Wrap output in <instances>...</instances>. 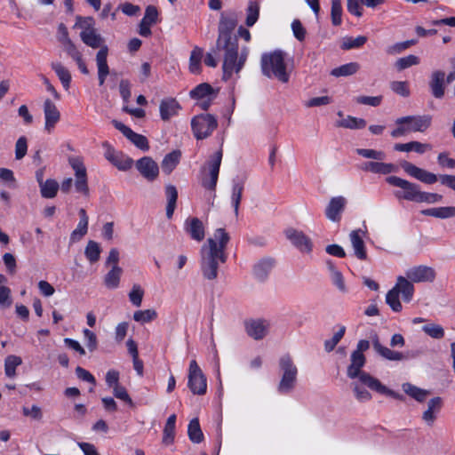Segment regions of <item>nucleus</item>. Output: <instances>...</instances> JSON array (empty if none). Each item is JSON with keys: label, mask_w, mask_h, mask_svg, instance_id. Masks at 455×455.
<instances>
[{"label": "nucleus", "mask_w": 455, "mask_h": 455, "mask_svg": "<svg viewBox=\"0 0 455 455\" xmlns=\"http://www.w3.org/2000/svg\"><path fill=\"white\" fill-rule=\"evenodd\" d=\"M229 240V235L224 228H217L213 237L208 238L202 246L200 267L205 279L212 281L218 277L220 264L225 263L228 259L225 251Z\"/></svg>", "instance_id": "nucleus-1"}, {"label": "nucleus", "mask_w": 455, "mask_h": 455, "mask_svg": "<svg viewBox=\"0 0 455 455\" xmlns=\"http://www.w3.org/2000/svg\"><path fill=\"white\" fill-rule=\"evenodd\" d=\"M236 20L221 15L219 24V36L216 42V50L224 51V68H230L236 57L237 37L233 35L236 27Z\"/></svg>", "instance_id": "nucleus-2"}, {"label": "nucleus", "mask_w": 455, "mask_h": 455, "mask_svg": "<svg viewBox=\"0 0 455 455\" xmlns=\"http://www.w3.org/2000/svg\"><path fill=\"white\" fill-rule=\"evenodd\" d=\"M80 37L83 43L87 46L92 49L100 48L96 54V63L98 68L99 84L103 85L109 74V68L107 61L108 47L104 44V38L97 33L96 29L82 30Z\"/></svg>", "instance_id": "nucleus-3"}, {"label": "nucleus", "mask_w": 455, "mask_h": 455, "mask_svg": "<svg viewBox=\"0 0 455 455\" xmlns=\"http://www.w3.org/2000/svg\"><path fill=\"white\" fill-rule=\"evenodd\" d=\"M284 57L285 54L281 50L264 53L260 60L262 74L268 78H275L282 83H287L290 74L287 72Z\"/></svg>", "instance_id": "nucleus-4"}, {"label": "nucleus", "mask_w": 455, "mask_h": 455, "mask_svg": "<svg viewBox=\"0 0 455 455\" xmlns=\"http://www.w3.org/2000/svg\"><path fill=\"white\" fill-rule=\"evenodd\" d=\"M431 123L429 115L403 116L395 120L398 126L391 132V136L397 138L411 132H423L430 127Z\"/></svg>", "instance_id": "nucleus-5"}, {"label": "nucleus", "mask_w": 455, "mask_h": 455, "mask_svg": "<svg viewBox=\"0 0 455 455\" xmlns=\"http://www.w3.org/2000/svg\"><path fill=\"white\" fill-rule=\"evenodd\" d=\"M278 363L282 376L277 390L280 394H289L295 387L298 368L289 354L282 355Z\"/></svg>", "instance_id": "nucleus-6"}, {"label": "nucleus", "mask_w": 455, "mask_h": 455, "mask_svg": "<svg viewBox=\"0 0 455 455\" xmlns=\"http://www.w3.org/2000/svg\"><path fill=\"white\" fill-rule=\"evenodd\" d=\"M222 161V150L216 151L212 156H210L206 162L205 166L201 168V173L203 175L201 180V185L207 190L215 191L220 168Z\"/></svg>", "instance_id": "nucleus-7"}, {"label": "nucleus", "mask_w": 455, "mask_h": 455, "mask_svg": "<svg viewBox=\"0 0 455 455\" xmlns=\"http://www.w3.org/2000/svg\"><path fill=\"white\" fill-rule=\"evenodd\" d=\"M386 180L389 185L403 189V192H395V195L398 199L419 203L421 191L418 184L410 182L397 176H389Z\"/></svg>", "instance_id": "nucleus-8"}, {"label": "nucleus", "mask_w": 455, "mask_h": 455, "mask_svg": "<svg viewBox=\"0 0 455 455\" xmlns=\"http://www.w3.org/2000/svg\"><path fill=\"white\" fill-rule=\"evenodd\" d=\"M217 126L218 122L211 114L198 115L191 121L192 131L197 140H204L209 137Z\"/></svg>", "instance_id": "nucleus-9"}, {"label": "nucleus", "mask_w": 455, "mask_h": 455, "mask_svg": "<svg viewBox=\"0 0 455 455\" xmlns=\"http://www.w3.org/2000/svg\"><path fill=\"white\" fill-rule=\"evenodd\" d=\"M188 378V386L194 395H203L206 393V378L196 360H192L189 363Z\"/></svg>", "instance_id": "nucleus-10"}, {"label": "nucleus", "mask_w": 455, "mask_h": 455, "mask_svg": "<svg viewBox=\"0 0 455 455\" xmlns=\"http://www.w3.org/2000/svg\"><path fill=\"white\" fill-rule=\"evenodd\" d=\"M68 163L72 169L75 171L76 191L83 194L84 196H89V187L87 182L86 168L83 163L82 158L77 156L69 157Z\"/></svg>", "instance_id": "nucleus-11"}, {"label": "nucleus", "mask_w": 455, "mask_h": 455, "mask_svg": "<svg viewBox=\"0 0 455 455\" xmlns=\"http://www.w3.org/2000/svg\"><path fill=\"white\" fill-rule=\"evenodd\" d=\"M269 326V322L262 318L244 321V329L247 335L255 340L263 339L267 334Z\"/></svg>", "instance_id": "nucleus-12"}, {"label": "nucleus", "mask_w": 455, "mask_h": 455, "mask_svg": "<svg viewBox=\"0 0 455 455\" xmlns=\"http://www.w3.org/2000/svg\"><path fill=\"white\" fill-rule=\"evenodd\" d=\"M112 124L116 129L120 131L124 136H125L138 148L142 151H148L149 149L148 140L144 135L136 133L130 127L117 120H112Z\"/></svg>", "instance_id": "nucleus-13"}, {"label": "nucleus", "mask_w": 455, "mask_h": 455, "mask_svg": "<svg viewBox=\"0 0 455 455\" xmlns=\"http://www.w3.org/2000/svg\"><path fill=\"white\" fill-rule=\"evenodd\" d=\"M102 146L106 148L104 153L106 159L118 170L127 171L132 168L133 164V160L132 158L124 157L122 154L116 152L107 141L103 142Z\"/></svg>", "instance_id": "nucleus-14"}, {"label": "nucleus", "mask_w": 455, "mask_h": 455, "mask_svg": "<svg viewBox=\"0 0 455 455\" xmlns=\"http://www.w3.org/2000/svg\"><path fill=\"white\" fill-rule=\"evenodd\" d=\"M347 204V200L342 196L331 197L324 211L325 217L332 222H339Z\"/></svg>", "instance_id": "nucleus-15"}, {"label": "nucleus", "mask_w": 455, "mask_h": 455, "mask_svg": "<svg viewBox=\"0 0 455 455\" xmlns=\"http://www.w3.org/2000/svg\"><path fill=\"white\" fill-rule=\"evenodd\" d=\"M350 364L347 367V375L350 379L358 378V381L365 386V381H363V375H370L368 372L362 371V368L364 366L366 358L363 354H358L352 352L350 356Z\"/></svg>", "instance_id": "nucleus-16"}, {"label": "nucleus", "mask_w": 455, "mask_h": 455, "mask_svg": "<svg viewBox=\"0 0 455 455\" xmlns=\"http://www.w3.org/2000/svg\"><path fill=\"white\" fill-rule=\"evenodd\" d=\"M406 276L413 283L433 282L436 277L435 270L425 265L413 267L406 271Z\"/></svg>", "instance_id": "nucleus-17"}, {"label": "nucleus", "mask_w": 455, "mask_h": 455, "mask_svg": "<svg viewBox=\"0 0 455 455\" xmlns=\"http://www.w3.org/2000/svg\"><path fill=\"white\" fill-rule=\"evenodd\" d=\"M285 236L300 251L307 253L312 251V241L302 231L288 228L285 230Z\"/></svg>", "instance_id": "nucleus-18"}, {"label": "nucleus", "mask_w": 455, "mask_h": 455, "mask_svg": "<svg viewBox=\"0 0 455 455\" xmlns=\"http://www.w3.org/2000/svg\"><path fill=\"white\" fill-rule=\"evenodd\" d=\"M428 87L434 98L443 99L446 89L445 72L441 69L433 71L430 75Z\"/></svg>", "instance_id": "nucleus-19"}, {"label": "nucleus", "mask_w": 455, "mask_h": 455, "mask_svg": "<svg viewBox=\"0 0 455 455\" xmlns=\"http://www.w3.org/2000/svg\"><path fill=\"white\" fill-rule=\"evenodd\" d=\"M401 165L406 173L426 184H434L439 180V177L435 173L421 169L407 161L402 163Z\"/></svg>", "instance_id": "nucleus-20"}, {"label": "nucleus", "mask_w": 455, "mask_h": 455, "mask_svg": "<svg viewBox=\"0 0 455 455\" xmlns=\"http://www.w3.org/2000/svg\"><path fill=\"white\" fill-rule=\"evenodd\" d=\"M135 165L141 176L148 181H153L158 177L159 167L150 156L141 157Z\"/></svg>", "instance_id": "nucleus-21"}, {"label": "nucleus", "mask_w": 455, "mask_h": 455, "mask_svg": "<svg viewBox=\"0 0 455 455\" xmlns=\"http://www.w3.org/2000/svg\"><path fill=\"white\" fill-rule=\"evenodd\" d=\"M372 346L377 354L388 361H403L411 357L409 353L404 354L402 352L395 351L383 346L379 342L377 334H375L372 338ZM411 356H415V355H411Z\"/></svg>", "instance_id": "nucleus-22"}, {"label": "nucleus", "mask_w": 455, "mask_h": 455, "mask_svg": "<svg viewBox=\"0 0 455 455\" xmlns=\"http://www.w3.org/2000/svg\"><path fill=\"white\" fill-rule=\"evenodd\" d=\"M44 130L51 133L55 125L60 120V113L56 105L49 99L44 102Z\"/></svg>", "instance_id": "nucleus-23"}, {"label": "nucleus", "mask_w": 455, "mask_h": 455, "mask_svg": "<svg viewBox=\"0 0 455 455\" xmlns=\"http://www.w3.org/2000/svg\"><path fill=\"white\" fill-rule=\"evenodd\" d=\"M184 229L196 242H201L204 239L205 228L204 223L196 217L188 218L184 223Z\"/></svg>", "instance_id": "nucleus-24"}, {"label": "nucleus", "mask_w": 455, "mask_h": 455, "mask_svg": "<svg viewBox=\"0 0 455 455\" xmlns=\"http://www.w3.org/2000/svg\"><path fill=\"white\" fill-rule=\"evenodd\" d=\"M246 176L236 177L232 180V194H231V204L234 208L235 216L239 214V207L242 200L243 192L244 190V184L246 181Z\"/></svg>", "instance_id": "nucleus-25"}, {"label": "nucleus", "mask_w": 455, "mask_h": 455, "mask_svg": "<svg viewBox=\"0 0 455 455\" xmlns=\"http://www.w3.org/2000/svg\"><path fill=\"white\" fill-rule=\"evenodd\" d=\"M363 381H365V386L370 389L374 390L379 394L391 396L397 400H402L403 398V395L388 389L386 386L382 385L378 379L372 377L371 375H363Z\"/></svg>", "instance_id": "nucleus-26"}, {"label": "nucleus", "mask_w": 455, "mask_h": 455, "mask_svg": "<svg viewBox=\"0 0 455 455\" xmlns=\"http://www.w3.org/2000/svg\"><path fill=\"white\" fill-rule=\"evenodd\" d=\"M363 234V232L361 229H355L349 234V238L355 257L360 260H366L368 256L365 248V243L362 237Z\"/></svg>", "instance_id": "nucleus-27"}, {"label": "nucleus", "mask_w": 455, "mask_h": 455, "mask_svg": "<svg viewBox=\"0 0 455 455\" xmlns=\"http://www.w3.org/2000/svg\"><path fill=\"white\" fill-rule=\"evenodd\" d=\"M247 56H248V48L247 47L243 48L240 54L238 53V47H237L236 48V57L234 60V63L231 65L230 68L225 69L224 64L222 65L223 79L227 81L232 76L234 72L239 73L245 64Z\"/></svg>", "instance_id": "nucleus-28"}, {"label": "nucleus", "mask_w": 455, "mask_h": 455, "mask_svg": "<svg viewBox=\"0 0 455 455\" xmlns=\"http://www.w3.org/2000/svg\"><path fill=\"white\" fill-rule=\"evenodd\" d=\"M443 400L436 396L430 399L427 403V409L423 412L422 419L429 426H432L436 419V414L441 411Z\"/></svg>", "instance_id": "nucleus-29"}, {"label": "nucleus", "mask_w": 455, "mask_h": 455, "mask_svg": "<svg viewBox=\"0 0 455 455\" xmlns=\"http://www.w3.org/2000/svg\"><path fill=\"white\" fill-rule=\"evenodd\" d=\"M180 105L173 98L164 99L161 101L159 110L161 118L164 121L169 120L172 116L178 114Z\"/></svg>", "instance_id": "nucleus-30"}, {"label": "nucleus", "mask_w": 455, "mask_h": 455, "mask_svg": "<svg viewBox=\"0 0 455 455\" xmlns=\"http://www.w3.org/2000/svg\"><path fill=\"white\" fill-rule=\"evenodd\" d=\"M396 288L397 292L402 294L403 299L405 302H410L413 297L414 286L411 281L403 276H398L396 284L394 286Z\"/></svg>", "instance_id": "nucleus-31"}, {"label": "nucleus", "mask_w": 455, "mask_h": 455, "mask_svg": "<svg viewBox=\"0 0 455 455\" xmlns=\"http://www.w3.org/2000/svg\"><path fill=\"white\" fill-rule=\"evenodd\" d=\"M274 265L275 260L273 259H262L254 266L253 274L255 277L259 281L266 280Z\"/></svg>", "instance_id": "nucleus-32"}, {"label": "nucleus", "mask_w": 455, "mask_h": 455, "mask_svg": "<svg viewBox=\"0 0 455 455\" xmlns=\"http://www.w3.org/2000/svg\"><path fill=\"white\" fill-rule=\"evenodd\" d=\"M394 148L399 152L415 151L419 154H424L427 150L431 149V145L419 141H410L408 143H397L394 146Z\"/></svg>", "instance_id": "nucleus-33"}, {"label": "nucleus", "mask_w": 455, "mask_h": 455, "mask_svg": "<svg viewBox=\"0 0 455 455\" xmlns=\"http://www.w3.org/2000/svg\"><path fill=\"white\" fill-rule=\"evenodd\" d=\"M420 213L425 216H432L438 219H449L455 217V206L425 209L422 210Z\"/></svg>", "instance_id": "nucleus-34"}, {"label": "nucleus", "mask_w": 455, "mask_h": 455, "mask_svg": "<svg viewBox=\"0 0 455 455\" xmlns=\"http://www.w3.org/2000/svg\"><path fill=\"white\" fill-rule=\"evenodd\" d=\"M165 196L167 199L166 217L171 220L173 216L178 199V191L175 186L167 185L165 187Z\"/></svg>", "instance_id": "nucleus-35"}, {"label": "nucleus", "mask_w": 455, "mask_h": 455, "mask_svg": "<svg viewBox=\"0 0 455 455\" xmlns=\"http://www.w3.org/2000/svg\"><path fill=\"white\" fill-rule=\"evenodd\" d=\"M180 150H173L164 156L161 167L165 174L169 175L176 168L180 163Z\"/></svg>", "instance_id": "nucleus-36"}, {"label": "nucleus", "mask_w": 455, "mask_h": 455, "mask_svg": "<svg viewBox=\"0 0 455 455\" xmlns=\"http://www.w3.org/2000/svg\"><path fill=\"white\" fill-rule=\"evenodd\" d=\"M360 68L361 67L358 62H349L333 68L331 71V75L335 77L349 76L356 74Z\"/></svg>", "instance_id": "nucleus-37"}, {"label": "nucleus", "mask_w": 455, "mask_h": 455, "mask_svg": "<svg viewBox=\"0 0 455 455\" xmlns=\"http://www.w3.org/2000/svg\"><path fill=\"white\" fill-rule=\"evenodd\" d=\"M122 268L119 266H112V268L106 274L104 277V284L108 289H116L120 283Z\"/></svg>", "instance_id": "nucleus-38"}, {"label": "nucleus", "mask_w": 455, "mask_h": 455, "mask_svg": "<svg viewBox=\"0 0 455 455\" xmlns=\"http://www.w3.org/2000/svg\"><path fill=\"white\" fill-rule=\"evenodd\" d=\"M188 435L194 443H200L204 441V434L197 418L192 419L188 427Z\"/></svg>", "instance_id": "nucleus-39"}, {"label": "nucleus", "mask_w": 455, "mask_h": 455, "mask_svg": "<svg viewBox=\"0 0 455 455\" xmlns=\"http://www.w3.org/2000/svg\"><path fill=\"white\" fill-rule=\"evenodd\" d=\"M403 390L408 395L419 403L425 401L430 394L428 390L419 388L411 383L403 384Z\"/></svg>", "instance_id": "nucleus-40"}, {"label": "nucleus", "mask_w": 455, "mask_h": 455, "mask_svg": "<svg viewBox=\"0 0 455 455\" xmlns=\"http://www.w3.org/2000/svg\"><path fill=\"white\" fill-rule=\"evenodd\" d=\"M78 213H79L80 220L78 222L76 228L71 234V238L73 240L80 239L82 236H84L87 233V230H88L89 219H88L85 210L82 208L79 210Z\"/></svg>", "instance_id": "nucleus-41"}, {"label": "nucleus", "mask_w": 455, "mask_h": 455, "mask_svg": "<svg viewBox=\"0 0 455 455\" xmlns=\"http://www.w3.org/2000/svg\"><path fill=\"white\" fill-rule=\"evenodd\" d=\"M204 50L198 46H196L189 58V70L193 74H199L201 72V60L203 58Z\"/></svg>", "instance_id": "nucleus-42"}, {"label": "nucleus", "mask_w": 455, "mask_h": 455, "mask_svg": "<svg viewBox=\"0 0 455 455\" xmlns=\"http://www.w3.org/2000/svg\"><path fill=\"white\" fill-rule=\"evenodd\" d=\"M51 66L60 80L63 87L68 89L71 82L69 71L60 62H52Z\"/></svg>", "instance_id": "nucleus-43"}, {"label": "nucleus", "mask_w": 455, "mask_h": 455, "mask_svg": "<svg viewBox=\"0 0 455 455\" xmlns=\"http://www.w3.org/2000/svg\"><path fill=\"white\" fill-rule=\"evenodd\" d=\"M39 188L42 197L53 198L58 193L60 185L55 180L48 179Z\"/></svg>", "instance_id": "nucleus-44"}, {"label": "nucleus", "mask_w": 455, "mask_h": 455, "mask_svg": "<svg viewBox=\"0 0 455 455\" xmlns=\"http://www.w3.org/2000/svg\"><path fill=\"white\" fill-rule=\"evenodd\" d=\"M212 94H214V90L208 83H202L198 84L189 92L192 99H204Z\"/></svg>", "instance_id": "nucleus-45"}, {"label": "nucleus", "mask_w": 455, "mask_h": 455, "mask_svg": "<svg viewBox=\"0 0 455 455\" xmlns=\"http://www.w3.org/2000/svg\"><path fill=\"white\" fill-rule=\"evenodd\" d=\"M101 249L100 244L92 240H90L85 247L84 254L86 259L91 262H97L100 259Z\"/></svg>", "instance_id": "nucleus-46"}, {"label": "nucleus", "mask_w": 455, "mask_h": 455, "mask_svg": "<svg viewBox=\"0 0 455 455\" xmlns=\"http://www.w3.org/2000/svg\"><path fill=\"white\" fill-rule=\"evenodd\" d=\"M367 42V37L364 36H359L355 38L351 36H346L342 40L340 48L342 50H351L362 47Z\"/></svg>", "instance_id": "nucleus-47"}, {"label": "nucleus", "mask_w": 455, "mask_h": 455, "mask_svg": "<svg viewBox=\"0 0 455 455\" xmlns=\"http://www.w3.org/2000/svg\"><path fill=\"white\" fill-rule=\"evenodd\" d=\"M337 125L347 129H363L366 126V121L363 118L347 116V118L338 122Z\"/></svg>", "instance_id": "nucleus-48"}, {"label": "nucleus", "mask_w": 455, "mask_h": 455, "mask_svg": "<svg viewBox=\"0 0 455 455\" xmlns=\"http://www.w3.org/2000/svg\"><path fill=\"white\" fill-rule=\"evenodd\" d=\"M22 363V360L17 355H8L4 361V371L7 377L12 378L16 374V367Z\"/></svg>", "instance_id": "nucleus-49"}, {"label": "nucleus", "mask_w": 455, "mask_h": 455, "mask_svg": "<svg viewBox=\"0 0 455 455\" xmlns=\"http://www.w3.org/2000/svg\"><path fill=\"white\" fill-rule=\"evenodd\" d=\"M259 4L256 1H251L247 7V16L245 23L248 27L253 26L259 19Z\"/></svg>", "instance_id": "nucleus-50"}, {"label": "nucleus", "mask_w": 455, "mask_h": 455, "mask_svg": "<svg viewBox=\"0 0 455 455\" xmlns=\"http://www.w3.org/2000/svg\"><path fill=\"white\" fill-rule=\"evenodd\" d=\"M386 303L395 312H400L402 310L403 307L399 300V293L397 292L396 288L393 287L387 291L386 295Z\"/></svg>", "instance_id": "nucleus-51"}, {"label": "nucleus", "mask_w": 455, "mask_h": 455, "mask_svg": "<svg viewBox=\"0 0 455 455\" xmlns=\"http://www.w3.org/2000/svg\"><path fill=\"white\" fill-rule=\"evenodd\" d=\"M157 317V313L155 309L138 310L133 314L134 321L146 323L155 320Z\"/></svg>", "instance_id": "nucleus-52"}, {"label": "nucleus", "mask_w": 455, "mask_h": 455, "mask_svg": "<svg viewBox=\"0 0 455 455\" xmlns=\"http://www.w3.org/2000/svg\"><path fill=\"white\" fill-rule=\"evenodd\" d=\"M418 64H419V58L416 55L410 54L408 56L398 59L395 61V66L397 70L402 71Z\"/></svg>", "instance_id": "nucleus-53"}, {"label": "nucleus", "mask_w": 455, "mask_h": 455, "mask_svg": "<svg viewBox=\"0 0 455 455\" xmlns=\"http://www.w3.org/2000/svg\"><path fill=\"white\" fill-rule=\"evenodd\" d=\"M342 6L340 0H331V18L334 26L341 24Z\"/></svg>", "instance_id": "nucleus-54"}, {"label": "nucleus", "mask_w": 455, "mask_h": 455, "mask_svg": "<svg viewBox=\"0 0 455 455\" xmlns=\"http://www.w3.org/2000/svg\"><path fill=\"white\" fill-rule=\"evenodd\" d=\"M390 88L395 93L404 98L411 94L409 84L406 81H393L390 83Z\"/></svg>", "instance_id": "nucleus-55"}, {"label": "nucleus", "mask_w": 455, "mask_h": 455, "mask_svg": "<svg viewBox=\"0 0 455 455\" xmlns=\"http://www.w3.org/2000/svg\"><path fill=\"white\" fill-rule=\"evenodd\" d=\"M423 331L433 339H442L444 336L443 328L435 323H428L422 327Z\"/></svg>", "instance_id": "nucleus-56"}, {"label": "nucleus", "mask_w": 455, "mask_h": 455, "mask_svg": "<svg viewBox=\"0 0 455 455\" xmlns=\"http://www.w3.org/2000/svg\"><path fill=\"white\" fill-rule=\"evenodd\" d=\"M356 153L363 157L375 159L378 161H382L386 158V154L380 150L370 148H357Z\"/></svg>", "instance_id": "nucleus-57"}, {"label": "nucleus", "mask_w": 455, "mask_h": 455, "mask_svg": "<svg viewBox=\"0 0 455 455\" xmlns=\"http://www.w3.org/2000/svg\"><path fill=\"white\" fill-rule=\"evenodd\" d=\"M346 331V327L342 326L339 328V330L332 336L331 339H327L324 341V349L327 352L332 351L337 344L340 341V339L343 338Z\"/></svg>", "instance_id": "nucleus-58"}, {"label": "nucleus", "mask_w": 455, "mask_h": 455, "mask_svg": "<svg viewBox=\"0 0 455 455\" xmlns=\"http://www.w3.org/2000/svg\"><path fill=\"white\" fill-rule=\"evenodd\" d=\"M144 291L139 284H134L129 292V299L132 305L140 307L142 302Z\"/></svg>", "instance_id": "nucleus-59"}, {"label": "nucleus", "mask_w": 455, "mask_h": 455, "mask_svg": "<svg viewBox=\"0 0 455 455\" xmlns=\"http://www.w3.org/2000/svg\"><path fill=\"white\" fill-rule=\"evenodd\" d=\"M397 171V167L393 164L374 162L372 173L389 174Z\"/></svg>", "instance_id": "nucleus-60"}, {"label": "nucleus", "mask_w": 455, "mask_h": 455, "mask_svg": "<svg viewBox=\"0 0 455 455\" xmlns=\"http://www.w3.org/2000/svg\"><path fill=\"white\" fill-rule=\"evenodd\" d=\"M28 151V140L25 136L20 137L15 143V158L21 160Z\"/></svg>", "instance_id": "nucleus-61"}, {"label": "nucleus", "mask_w": 455, "mask_h": 455, "mask_svg": "<svg viewBox=\"0 0 455 455\" xmlns=\"http://www.w3.org/2000/svg\"><path fill=\"white\" fill-rule=\"evenodd\" d=\"M63 50L67 52V54L72 58L74 60L76 59H79L82 53L76 48V44L72 42L71 39H68L62 44H60Z\"/></svg>", "instance_id": "nucleus-62"}, {"label": "nucleus", "mask_w": 455, "mask_h": 455, "mask_svg": "<svg viewBox=\"0 0 455 455\" xmlns=\"http://www.w3.org/2000/svg\"><path fill=\"white\" fill-rule=\"evenodd\" d=\"M63 50L67 52V54L72 58L74 60L76 59H79L82 53L76 48V44L72 42L71 39H68L62 44H60Z\"/></svg>", "instance_id": "nucleus-63"}, {"label": "nucleus", "mask_w": 455, "mask_h": 455, "mask_svg": "<svg viewBox=\"0 0 455 455\" xmlns=\"http://www.w3.org/2000/svg\"><path fill=\"white\" fill-rule=\"evenodd\" d=\"M353 391L359 402H366L371 399V395L364 387H362L357 382L352 384Z\"/></svg>", "instance_id": "nucleus-64"}]
</instances>
